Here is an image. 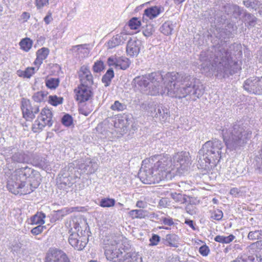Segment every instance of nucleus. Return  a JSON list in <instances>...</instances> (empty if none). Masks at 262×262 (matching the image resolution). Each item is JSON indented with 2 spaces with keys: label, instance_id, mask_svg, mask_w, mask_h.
Wrapping results in <instances>:
<instances>
[{
  "label": "nucleus",
  "instance_id": "f257e3e1",
  "mask_svg": "<svg viewBox=\"0 0 262 262\" xmlns=\"http://www.w3.org/2000/svg\"><path fill=\"white\" fill-rule=\"evenodd\" d=\"M148 161L154 165L141 173L140 179L143 183L155 184L165 179H171L173 176L176 168L170 156L154 155L148 159Z\"/></svg>",
  "mask_w": 262,
  "mask_h": 262
},
{
  "label": "nucleus",
  "instance_id": "f03ea898",
  "mask_svg": "<svg viewBox=\"0 0 262 262\" xmlns=\"http://www.w3.org/2000/svg\"><path fill=\"white\" fill-rule=\"evenodd\" d=\"M33 172V170L28 166L16 169L7 181L8 190L15 195H24L32 193L40 185L36 178L30 177Z\"/></svg>",
  "mask_w": 262,
  "mask_h": 262
},
{
  "label": "nucleus",
  "instance_id": "7ed1b4c3",
  "mask_svg": "<svg viewBox=\"0 0 262 262\" xmlns=\"http://www.w3.org/2000/svg\"><path fill=\"white\" fill-rule=\"evenodd\" d=\"M104 254L107 260L113 262H140L141 257L135 253H125L129 248L126 239L113 235L105 236L103 239Z\"/></svg>",
  "mask_w": 262,
  "mask_h": 262
},
{
  "label": "nucleus",
  "instance_id": "20e7f679",
  "mask_svg": "<svg viewBox=\"0 0 262 262\" xmlns=\"http://www.w3.org/2000/svg\"><path fill=\"white\" fill-rule=\"evenodd\" d=\"M188 77L183 78L176 72H168L163 77L164 89L160 92L162 95L166 94L171 97L182 98L185 97L188 94L187 87L181 88L180 85H184Z\"/></svg>",
  "mask_w": 262,
  "mask_h": 262
},
{
  "label": "nucleus",
  "instance_id": "39448f33",
  "mask_svg": "<svg viewBox=\"0 0 262 262\" xmlns=\"http://www.w3.org/2000/svg\"><path fill=\"white\" fill-rule=\"evenodd\" d=\"M83 222L81 216L78 215L73 216L67 223L70 228L69 244L77 250H82L84 249L89 241L88 231L82 229L80 226V224Z\"/></svg>",
  "mask_w": 262,
  "mask_h": 262
},
{
  "label": "nucleus",
  "instance_id": "423d86ee",
  "mask_svg": "<svg viewBox=\"0 0 262 262\" xmlns=\"http://www.w3.org/2000/svg\"><path fill=\"white\" fill-rule=\"evenodd\" d=\"M251 132L246 133L244 128L239 124H235L229 131L226 130L223 134V140L227 146L233 145L239 147L244 145Z\"/></svg>",
  "mask_w": 262,
  "mask_h": 262
},
{
  "label": "nucleus",
  "instance_id": "0eeeda50",
  "mask_svg": "<svg viewBox=\"0 0 262 262\" xmlns=\"http://www.w3.org/2000/svg\"><path fill=\"white\" fill-rule=\"evenodd\" d=\"M207 148L204 155V160L206 163L205 169H209L211 164L216 165L221 157V150L223 147L221 141L219 140L209 141L205 144Z\"/></svg>",
  "mask_w": 262,
  "mask_h": 262
},
{
  "label": "nucleus",
  "instance_id": "6e6552de",
  "mask_svg": "<svg viewBox=\"0 0 262 262\" xmlns=\"http://www.w3.org/2000/svg\"><path fill=\"white\" fill-rule=\"evenodd\" d=\"M52 117L53 114L51 110L48 107H43L32 125V131L34 133H39L45 126H51Z\"/></svg>",
  "mask_w": 262,
  "mask_h": 262
},
{
  "label": "nucleus",
  "instance_id": "1a4fd4ad",
  "mask_svg": "<svg viewBox=\"0 0 262 262\" xmlns=\"http://www.w3.org/2000/svg\"><path fill=\"white\" fill-rule=\"evenodd\" d=\"M20 109L23 117L27 121H32L39 112L38 106L33 105L29 99L25 98L21 100Z\"/></svg>",
  "mask_w": 262,
  "mask_h": 262
},
{
  "label": "nucleus",
  "instance_id": "9d476101",
  "mask_svg": "<svg viewBox=\"0 0 262 262\" xmlns=\"http://www.w3.org/2000/svg\"><path fill=\"white\" fill-rule=\"evenodd\" d=\"M92 85L79 84L74 90L75 99L79 103H83L91 100L93 96Z\"/></svg>",
  "mask_w": 262,
  "mask_h": 262
},
{
  "label": "nucleus",
  "instance_id": "9b49d317",
  "mask_svg": "<svg viewBox=\"0 0 262 262\" xmlns=\"http://www.w3.org/2000/svg\"><path fill=\"white\" fill-rule=\"evenodd\" d=\"M147 75L150 85L147 94L151 96L159 95L160 82L163 81L162 75L159 72H155Z\"/></svg>",
  "mask_w": 262,
  "mask_h": 262
},
{
  "label": "nucleus",
  "instance_id": "f8f14e48",
  "mask_svg": "<svg viewBox=\"0 0 262 262\" xmlns=\"http://www.w3.org/2000/svg\"><path fill=\"white\" fill-rule=\"evenodd\" d=\"M45 262H70L67 254L57 249H50L46 254Z\"/></svg>",
  "mask_w": 262,
  "mask_h": 262
},
{
  "label": "nucleus",
  "instance_id": "ddd939ff",
  "mask_svg": "<svg viewBox=\"0 0 262 262\" xmlns=\"http://www.w3.org/2000/svg\"><path fill=\"white\" fill-rule=\"evenodd\" d=\"M80 84L92 85L94 83L93 76L88 66H81L78 72Z\"/></svg>",
  "mask_w": 262,
  "mask_h": 262
},
{
  "label": "nucleus",
  "instance_id": "4468645a",
  "mask_svg": "<svg viewBox=\"0 0 262 262\" xmlns=\"http://www.w3.org/2000/svg\"><path fill=\"white\" fill-rule=\"evenodd\" d=\"M107 63L109 66L114 67L116 69L126 70L130 65V61L125 57L114 56L108 58Z\"/></svg>",
  "mask_w": 262,
  "mask_h": 262
},
{
  "label": "nucleus",
  "instance_id": "2eb2a0df",
  "mask_svg": "<svg viewBox=\"0 0 262 262\" xmlns=\"http://www.w3.org/2000/svg\"><path fill=\"white\" fill-rule=\"evenodd\" d=\"M127 39V34L120 32L112 37L106 43L107 49H113L123 44Z\"/></svg>",
  "mask_w": 262,
  "mask_h": 262
},
{
  "label": "nucleus",
  "instance_id": "dca6fc26",
  "mask_svg": "<svg viewBox=\"0 0 262 262\" xmlns=\"http://www.w3.org/2000/svg\"><path fill=\"white\" fill-rule=\"evenodd\" d=\"M50 50L48 48L42 47L38 49L36 52V58L33 62V64L37 69H39L40 66L48 56Z\"/></svg>",
  "mask_w": 262,
  "mask_h": 262
},
{
  "label": "nucleus",
  "instance_id": "f3484780",
  "mask_svg": "<svg viewBox=\"0 0 262 262\" xmlns=\"http://www.w3.org/2000/svg\"><path fill=\"white\" fill-rule=\"evenodd\" d=\"M133 82L135 87L141 91L150 86L149 81L147 75L139 76L135 77Z\"/></svg>",
  "mask_w": 262,
  "mask_h": 262
},
{
  "label": "nucleus",
  "instance_id": "a211bd4d",
  "mask_svg": "<svg viewBox=\"0 0 262 262\" xmlns=\"http://www.w3.org/2000/svg\"><path fill=\"white\" fill-rule=\"evenodd\" d=\"M140 52V47L136 40H129L127 44L126 52L130 56L134 57L138 55Z\"/></svg>",
  "mask_w": 262,
  "mask_h": 262
},
{
  "label": "nucleus",
  "instance_id": "6ab92c4d",
  "mask_svg": "<svg viewBox=\"0 0 262 262\" xmlns=\"http://www.w3.org/2000/svg\"><path fill=\"white\" fill-rule=\"evenodd\" d=\"M39 70L35 66V67H29L25 70H18L17 72V75L20 77L29 79L33 76L35 73Z\"/></svg>",
  "mask_w": 262,
  "mask_h": 262
},
{
  "label": "nucleus",
  "instance_id": "aec40b11",
  "mask_svg": "<svg viewBox=\"0 0 262 262\" xmlns=\"http://www.w3.org/2000/svg\"><path fill=\"white\" fill-rule=\"evenodd\" d=\"M161 12V8L158 6H153L146 9L144 11L143 16H147L149 19H152L158 16Z\"/></svg>",
  "mask_w": 262,
  "mask_h": 262
},
{
  "label": "nucleus",
  "instance_id": "412c9836",
  "mask_svg": "<svg viewBox=\"0 0 262 262\" xmlns=\"http://www.w3.org/2000/svg\"><path fill=\"white\" fill-rule=\"evenodd\" d=\"M33 44V40L29 37L24 38L19 42L20 49L25 52H29L32 49Z\"/></svg>",
  "mask_w": 262,
  "mask_h": 262
},
{
  "label": "nucleus",
  "instance_id": "4be33fe9",
  "mask_svg": "<svg viewBox=\"0 0 262 262\" xmlns=\"http://www.w3.org/2000/svg\"><path fill=\"white\" fill-rule=\"evenodd\" d=\"M261 258L258 257H254L253 256H242L237 257L231 262H260Z\"/></svg>",
  "mask_w": 262,
  "mask_h": 262
},
{
  "label": "nucleus",
  "instance_id": "5701e85b",
  "mask_svg": "<svg viewBox=\"0 0 262 262\" xmlns=\"http://www.w3.org/2000/svg\"><path fill=\"white\" fill-rule=\"evenodd\" d=\"M63 102V98L58 97L56 95H50L48 97V103L53 106H57L60 104H62Z\"/></svg>",
  "mask_w": 262,
  "mask_h": 262
},
{
  "label": "nucleus",
  "instance_id": "b1692460",
  "mask_svg": "<svg viewBox=\"0 0 262 262\" xmlns=\"http://www.w3.org/2000/svg\"><path fill=\"white\" fill-rule=\"evenodd\" d=\"M114 76V71L112 69H108L102 78V81L105 86H107L110 84L112 78Z\"/></svg>",
  "mask_w": 262,
  "mask_h": 262
},
{
  "label": "nucleus",
  "instance_id": "393cba45",
  "mask_svg": "<svg viewBox=\"0 0 262 262\" xmlns=\"http://www.w3.org/2000/svg\"><path fill=\"white\" fill-rule=\"evenodd\" d=\"M46 86L49 89L55 90L59 84V79L56 78H50L46 80Z\"/></svg>",
  "mask_w": 262,
  "mask_h": 262
},
{
  "label": "nucleus",
  "instance_id": "a878e982",
  "mask_svg": "<svg viewBox=\"0 0 262 262\" xmlns=\"http://www.w3.org/2000/svg\"><path fill=\"white\" fill-rule=\"evenodd\" d=\"M234 238L235 236L232 234H230L227 236L217 235L214 237V241L222 244H229L231 242Z\"/></svg>",
  "mask_w": 262,
  "mask_h": 262
},
{
  "label": "nucleus",
  "instance_id": "bb28decb",
  "mask_svg": "<svg viewBox=\"0 0 262 262\" xmlns=\"http://www.w3.org/2000/svg\"><path fill=\"white\" fill-rule=\"evenodd\" d=\"M48 95V92H47L39 91L33 95L32 98L34 101L40 103L44 101Z\"/></svg>",
  "mask_w": 262,
  "mask_h": 262
},
{
  "label": "nucleus",
  "instance_id": "cd10ccee",
  "mask_svg": "<svg viewBox=\"0 0 262 262\" xmlns=\"http://www.w3.org/2000/svg\"><path fill=\"white\" fill-rule=\"evenodd\" d=\"M128 26L131 30H138L141 26V22L138 18H132L128 22Z\"/></svg>",
  "mask_w": 262,
  "mask_h": 262
},
{
  "label": "nucleus",
  "instance_id": "c85d7f7f",
  "mask_svg": "<svg viewBox=\"0 0 262 262\" xmlns=\"http://www.w3.org/2000/svg\"><path fill=\"white\" fill-rule=\"evenodd\" d=\"M166 241L168 245L173 247H178V236L175 234H168L166 236Z\"/></svg>",
  "mask_w": 262,
  "mask_h": 262
},
{
  "label": "nucleus",
  "instance_id": "c756f323",
  "mask_svg": "<svg viewBox=\"0 0 262 262\" xmlns=\"http://www.w3.org/2000/svg\"><path fill=\"white\" fill-rule=\"evenodd\" d=\"M45 214H35L31 218V223L32 224H43L45 223L44 218Z\"/></svg>",
  "mask_w": 262,
  "mask_h": 262
},
{
  "label": "nucleus",
  "instance_id": "7c9ffc66",
  "mask_svg": "<svg viewBox=\"0 0 262 262\" xmlns=\"http://www.w3.org/2000/svg\"><path fill=\"white\" fill-rule=\"evenodd\" d=\"M104 64L102 60H97L93 66V71L94 73H100L104 69Z\"/></svg>",
  "mask_w": 262,
  "mask_h": 262
},
{
  "label": "nucleus",
  "instance_id": "2f4dec72",
  "mask_svg": "<svg viewBox=\"0 0 262 262\" xmlns=\"http://www.w3.org/2000/svg\"><path fill=\"white\" fill-rule=\"evenodd\" d=\"M126 108V105L120 102L119 101H115L113 104L111 106V109L114 111L121 112L125 110Z\"/></svg>",
  "mask_w": 262,
  "mask_h": 262
},
{
  "label": "nucleus",
  "instance_id": "473e14b6",
  "mask_svg": "<svg viewBox=\"0 0 262 262\" xmlns=\"http://www.w3.org/2000/svg\"><path fill=\"white\" fill-rule=\"evenodd\" d=\"M115 201L113 199L104 198L100 202V206L102 207H110L114 206Z\"/></svg>",
  "mask_w": 262,
  "mask_h": 262
},
{
  "label": "nucleus",
  "instance_id": "72a5a7b5",
  "mask_svg": "<svg viewBox=\"0 0 262 262\" xmlns=\"http://www.w3.org/2000/svg\"><path fill=\"white\" fill-rule=\"evenodd\" d=\"M93 107L92 105L84 104L79 108L80 114L86 116L93 111Z\"/></svg>",
  "mask_w": 262,
  "mask_h": 262
},
{
  "label": "nucleus",
  "instance_id": "f704fd0d",
  "mask_svg": "<svg viewBox=\"0 0 262 262\" xmlns=\"http://www.w3.org/2000/svg\"><path fill=\"white\" fill-rule=\"evenodd\" d=\"M172 198L176 202H177L180 204L184 205L186 203V198L183 194L181 193H172Z\"/></svg>",
  "mask_w": 262,
  "mask_h": 262
},
{
  "label": "nucleus",
  "instance_id": "c9c22d12",
  "mask_svg": "<svg viewBox=\"0 0 262 262\" xmlns=\"http://www.w3.org/2000/svg\"><path fill=\"white\" fill-rule=\"evenodd\" d=\"M262 230H255L249 232L248 238L250 240H256L261 238Z\"/></svg>",
  "mask_w": 262,
  "mask_h": 262
},
{
  "label": "nucleus",
  "instance_id": "e433bc0d",
  "mask_svg": "<svg viewBox=\"0 0 262 262\" xmlns=\"http://www.w3.org/2000/svg\"><path fill=\"white\" fill-rule=\"evenodd\" d=\"M173 30L171 25L167 23H165L163 24L161 28V31L162 33L166 35H170Z\"/></svg>",
  "mask_w": 262,
  "mask_h": 262
},
{
  "label": "nucleus",
  "instance_id": "4c0bfd02",
  "mask_svg": "<svg viewBox=\"0 0 262 262\" xmlns=\"http://www.w3.org/2000/svg\"><path fill=\"white\" fill-rule=\"evenodd\" d=\"M154 31L155 30L152 25H146L143 30V34L144 36L148 37L153 34Z\"/></svg>",
  "mask_w": 262,
  "mask_h": 262
},
{
  "label": "nucleus",
  "instance_id": "58836bf2",
  "mask_svg": "<svg viewBox=\"0 0 262 262\" xmlns=\"http://www.w3.org/2000/svg\"><path fill=\"white\" fill-rule=\"evenodd\" d=\"M21 248V244L19 242H14L11 243L10 249L11 252L13 253H17L20 251V249Z\"/></svg>",
  "mask_w": 262,
  "mask_h": 262
},
{
  "label": "nucleus",
  "instance_id": "ea45409f",
  "mask_svg": "<svg viewBox=\"0 0 262 262\" xmlns=\"http://www.w3.org/2000/svg\"><path fill=\"white\" fill-rule=\"evenodd\" d=\"M62 123L63 125L67 126H70L73 123L72 117L69 114L64 115L62 118Z\"/></svg>",
  "mask_w": 262,
  "mask_h": 262
},
{
  "label": "nucleus",
  "instance_id": "a19ab883",
  "mask_svg": "<svg viewBox=\"0 0 262 262\" xmlns=\"http://www.w3.org/2000/svg\"><path fill=\"white\" fill-rule=\"evenodd\" d=\"M49 0H35V5L38 9L42 8L49 5Z\"/></svg>",
  "mask_w": 262,
  "mask_h": 262
},
{
  "label": "nucleus",
  "instance_id": "79ce46f5",
  "mask_svg": "<svg viewBox=\"0 0 262 262\" xmlns=\"http://www.w3.org/2000/svg\"><path fill=\"white\" fill-rule=\"evenodd\" d=\"M44 228H45L44 226H42L41 225L37 226V227L33 228L31 230V233L33 235H38V234L41 233L43 231Z\"/></svg>",
  "mask_w": 262,
  "mask_h": 262
},
{
  "label": "nucleus",
  "instance_id": "37998d69",
  "mask_svg": "<svg viewBox=\"0 0 262 262\" xmlns=\"http://www.w3.org/2000/svg\"><path fill=\"white\" fill-rule=\"evenodd\" d=\"M199 252L203 256H207L209 252V249L206 245H203L200 248Z\"/></svg>",
  "mask_w": 262,
  "mask_h": 262
},
{
  "label": "nucleus",
  "instance_id": "c03bdc74",
  "mask_svg": "<svg viewBox=\"0 0 262 262\" xmlns=\"http://www.w3.org/2000/svg\"><path fill=\"white\" fill-rule=\"evenodd\" d=\"M160 236L156 234H154L151 238L150 239V245L155 246L158 244L160 241Z\"/></svg>",
  "mask_w": 262,
  "mask_h": 262
},
{
  "label": "nucleus",
  "instance_id": "a18cd8bd",
  "mask_svg": "<svg viewBox=\"0 0 262 262\" xmlns=\"http://www.w3.org/2000/svg\"><path fill=\"white\" fill-rule=\"evenodd\" d=\"M52 19V13L49 11L48 12V14L45 17L43 20L46 24L48 25L51 21Z\"/></svg>",
  "mask_w": 262,
  "mask_h": 262
},
{
  "label": "nucleus",
  "instance_id": "49530a36",
  "mask_svg": "<svg viewBox=\"0 0 262 262\" xmlns=\"http://www.w3.org/2000/svg\"><path fill=\"white\" fill-rule=\"evenodd\" d=\"M186 152H181L180 154L178 155V161L181 162V161H183V157L184 158V161L186 162V161L188 160V157L187 156H185Z\"/></svg>",
  "mask_w": 262,
  "mask_h": 262
},
{
  "label": "nucleus",
  "instance_id": "de8ad7c7",
  "mask_svg": "<svg viewBox=\"0 0 262 262\" xmlns=\"http://www.w3.org/2000/svg\"><path fill=\"white\" fill-rule=\"evenodd\" d=\"M239 193L240 190L237 188H232L230 190V194L234 196L238 195Z\"/></svg>",
  "mask_w": 262,
  "mask_h": 262
},
{
  "label": "nucleus",
  "instance_id": "09e8293b",
  "mask_svg": "<svg viewBox=\"0 0 262 262\" xmlns=\"http://www.w3.org/2000/svg\"><path fill=\"white\" fill-rule=\"evenodd\" d=\"M223 214H212L210 217L213 220L220 221L223 218Z\"/></svg>",
  "mask_w": 262,
  "mask_h": 262
},
{
  "label": "nucleus",
  "instance_id": "8fccbe9b",
  "mask_svg": "<svg viewBox=\"0 0 262 262\" xmlns=\"http://www.w3.org/2000/svg\"><path fill=\"white\" fill-rule=\"evenodd\" d=\"M163 223L165 225L171 226L173 224L172 220L170 218H165L163 220Z\"/></svg>",
  "mask_w": 262,
  "mask_h": 262
},
{
  "label": "nucleus",
  "instance_id": "3c124183",
  "mask_svg": "<svg viewBox=\"0 0 262 262\" xmlns=\"http://www.w3.org/2000/svg\"><path fill=\"white\" fill-rule=\"evenodd\" d=\"M30 17V14L28 12H24L21 15L22 18L25 21H27Z\"/></svg>",
  "mask_w": 262,
  "mask_h": 262
},
{
  "label": "nucleus",
  "instance_id": "603ef678",
  "mask_svg": "<svg viewBox=\"0 0 262 262\" xmlns=\"http://www.w3.org/2000/svg\"><path fill=\"white\" fill-rule=\"evenodd\" d=\"M136 205L139 208H144L146 206V203L143 201H138L137 202Z\"/></svg>",
  "mask_w": 262,
  "mask_h": 262
},
{
  "label": "nucleus",
  "instance_id": "864d4df0",
  "mask_svg": "<svg viewBox=\"0 0 262 262\" xmlns=\"http://www.w3.org/2000/svg\"><path fill=\"white\" fill-rule=\"evenodd\" d=\"M185 223L188 225L193 230H195V228L194 226H193V221L190 220H185Z\"/></svg>",
  "mask_w": 262,
  "mask_h": 262
},
{
  "label": "nucleus",
  "instance_id": "5fc2aeb1",
  "mask_svg": "<svg viewBox=\"0 0 262 262\" xmlns=\"http://www.w3.org/2000/svg\"><path fill=\"white\" fill-rule=\"evenodd\" d=\"M131 215H132V217L133 219H134V218H144V217H145L144 214H142V213H141V214H131Z\"/></svg>",
  "mask_w": 262,
  "mask_h": 262
},
{
  "label": "nucleus",
  "instance_id": "6e6d98bb",
  "mask_svg": "<svg viewBox=\"0 0 262 262\" xmlns=\"http://www.w3.org/2000/svg\"><path fill=\"white\" fill-rule=\"evenodd\" d=\"M185 1V0H174V2L176 4H179L183 3Z\"/></svg>",
  "mask_w": 262,
  "mask_h": 262
},
{
  "label": "nucleus",
  "instance_id": "4d7b16f0",
  "mask_svg": "<svg viewBox=\"0 0 262 262\" xmlns=\"http://www.w3.org/2000/svg\"><path fill=\"white\" fill-rule=\"evenodd\" d=\"M83 46H84L83 45H78L74 46L73 47L74 48L79 49L80 47H82Z\"/></svg>",
  "mask_w": 262,
  "mask_h": 262
},
{
  "label": "nucleus",
  "instance_id": "13d9d810",
  "mask_svg": "<svg viewBox=\"0 0 262 262\" xmlns=\"http://www.w3.org/2000/svg\"><path fill=\"white\" fill-rule=\"evenodd\" d=\"M77 209H78L77 208H74V210H73L72 211H78V210H77Z\"/></svg>",
  "mask_w": 262,
  "mask_h": 262
},
{
  "label": "nucleus",
  "instance_id": "bf43d9fd",
  "mask_svg": "<svg viewBox=\"0 0 262 262\" xmlns=\"http://www.w3.org/2000/svg\"><path fill=\"white\" fill-rule=\"evenodd\" d=\"M89 262H97V260H90Z\"/></svg>",
  "mask_w": 262,
  "mask_h": 262
},
{
  "label": "nucleus",
  "instance_id": "052dcab7",
  "mask_svg": "<svg viewBox=\"0 0 262 262\" xmlns=\"http://www.w3.org/2000/svg\"><path fill=\"white\" fill-rule=\"evenodd\" d=\"M137 211V210H132V212Z\"/></svg>",
  "mask_w": 262,
  "mask_h": 262
}]
</instances>
